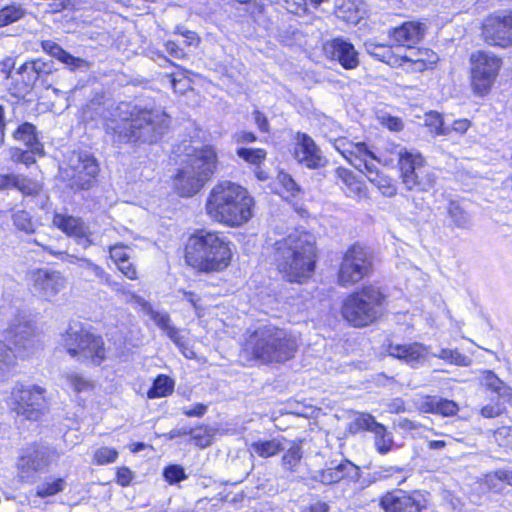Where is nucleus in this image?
<instances>
[{
  "instance_id": "nucleus-34",
  "label": "nucleus",
  "mask_w": 512,
  "mask_h": 512,
  "mask_svg": "<svg viewBox=\"0 0 512 512\" xmlns=\"http://www.w3.org/2000/svg\"><path fill=\"white\" fill-rule=\"evenodd\" d=\"M174 390V381L167 375H158L147 392L149 399L167 397Z\"/></svg>"
},
{
  "instance_id": "nucleus-12",
  "label": "nucleus",
  "mask_w": 512,
  "mask_h": 512,
  "mask_svg": "<svg viewBox=\"0 0 512 512\" xmlns=\"http://www.w3.org/2000/svg\"><path fill=\"white\" fill-rule=\"evenodd\" d=\"M99 172L96 159L87 152H73L65 168H62V176L68 180L73 190H88Z\"/></svg>"
},
{
  "instance_id": "nucleus-16",
  "label": "nucleus",
  "mask_w": 512,
  "mask_h": 512,
  "mask_svg": "<svg viewBox=\"0 0 512 512\" xmlns=\"http://www.w3.org/2000/svg\"><path fill=\"white\" fill-rule=\"evenodd\" d=\"M486 43L507 48L512 46V10L498 11L488 16L482 25Z\"/></svg>"
},
{
  "instance_id": "nucleus-32",
  "label": "nucleus",
  "mask_w": 512,
  "mask_h": 512,
  "mask_svg": "<svg viewBox=\"0 0 512 512\" xmlns=\"http://www.w3.org/2000/svg\"><path fill=\"white\" fill-rule=\"evenodd\" d=\"M101 283H104L110 287L111 290L121 295L126 303H135L141 307H146L148 305L144 298L126 289L122 283L113 280L108 273H106L105 277L101 280Z\"/></svg>"
},
{
  "instance_id": "nucleus-50",
  "label": "nucleus",
  "mask_w": 512,
  "mask_h": 512,
  "mask_svg": "<svg viewBox=\"0 0 512 512\" xmlns=\"http://www.w3.org/2000/svg\"><path fill=\"white\" fill-rule=\"evenodd\" d=\"M163 476L171 485L177 484L187 478L184 468L180 465H169L165 467Z\"/></svg>"
},
{
  "instance_id": "nucleus-42",
  "label": "nucleus",
  "mask_w": 512,
  "mask_h": 512,
  "mask_svg": "<svg viewBox=\"0 0 512 512\" xmlns=\"http://www.w3.org/2000/svg\"><path fill=\"white\" fill-rule=\"evenodd\" d=\"M425 124L437 135H449L451 133L450 126L445 123L438 112L431 111L427 113Z\"/></svg>"
},
{
  "instance_id": "nucleus-48",
  "label": "nucleus",
  "mask_w": 512,
  "mask_h": 512,
  "mask_svg": "<svg viewBox=\"0 0 512 512\" xmlns=\"http://www.w3.org/2000/svg\"><path fill=\"white\" fill-rule=\"evenodd\" d=\"M277 180L283 188V194H286L284 197H295L300 192V187L288 173L280 172L277 176Z\"/></svg>"
},
{
  "instance_id": "nucleus-11",
  "label": "nucleus",
  "mask_w": 512,
  "mask_h": 512,
  "mask_svg": "<svg viewBox=\"0 0 512 512\" xmlns=\"http://www.w3.org/2000/svg\"><path fill=\"white\" fill-rule=\"evenodd\" d=\"M45 392L38 385L16 383L11 391L10 407L18 416L37 421L46 408Z\"/></svg>"
},
{
  "instance_id": "nucleus-54",
  "label": "nucleus",
  "mask_w": 512,
  "mask_h": 512,
  "mask_svg": "<svg viewBox=\"0 0 512 512\" xmlns=\"http://www.w3.org/2000/svg\"><path fill=\"white\" fill-rule=\"evenodd\" d=\"M77 260H78V266L81 269L86 270L90 274L94 275L96 278L99 279L100 282L105 277V275H106L105 270L101 266L92 262L90 259L79 258Z\"/></svg>"
},
{
  "instance_id": "nucleus-24",
  "label": "nucleus",
  "mask_w": 512,
  "mask_h": 512,
  "mask_svg": "<svg viewBox=\"0 0 512 512\" xmlns=\"http://www.w3.org/2000/svg\"><path fill=\"white\" fill-rule=\"evenodd\" d=\"M426 30L427 26L424 23L408 21L391 29L389 36L397 45L412 48L424 38Z\"/></svg>"
},
{
  "instance_id": "nucleus-63",
  "label": "nucleus",
  "mask_w": 512,
  "mask_h": 512,
  "mask_svg": "<svg viewBox=\"0 0 512 512\" xmlns=\"http://www.w3.org/2000/svg\"><path fill=\"white\" fill-rule=\"evenodd\" d=\"M117 483L121 486H128L132 479H133V473L132 471L127 467H121L117 470Z\"/></svg>"
},
{
  "instance_id": "nucleus-57",
  "label": "nucleus",
  "mask_w": 512,
  "mask_h": 512,
  "mask_svg": "<svg viewBox=\"0 0 512 512\" xmlns=\"http://www.w3.org/2000/svg\"><path fill=\"white\" fill-rule=\"evenodd\" d=\"M68 384L75 392H82L89 388L90 384L87 380L77 374H69L66 377Z\"/></svg>"
},
{
  "instance_id": "nucleus-44",
  "label": "nucleus",
  "mask_w": 512,
  "mask_h": 512,
  "mask_svg": "<svg viewBox=\"0 0 512 512\" xmlns=\"http://www.w3.org/2000/svg\"><path fill=\"white\" fill-rule=\"evenodd\" d=\"M12 220L15 227L25 233H33L35 231V223L32 221L30 214L25 210H17L12 214Z\"/></svg>"
},
{
  "instance_id": "nucleus-2",
  "label": "nucleus",
  "mask_w": 512,
  "mask_h": 512,
  "mask_svg": "<svg viewBox=\"0 0 512 512\" xmlns=\"http://www.w3.org/2000/svg\"><path fill=\"white\" fill-rule=\"evenodd\" d=\"M254 198L236 183L223 181L210 191L205 209L214 221L229 227H240L253 217Z\"/></svg>"
},
{
  "instance_id": "nucleus-64",
  "label": "nucleus",
  "mask_w": 512,
  "mask_h": 512,
  "mask_svg": "<svg viewBox=\"0 0 512 512\" xmlns=\"http://www.w3.org/2000/svg\"><path fill=\"white\" fill-rule=\"evenodd\" d=\"M18 175L0 174V190L15 189Z\"/></svg>"
},
{
  "instance_id": "nucleus-20",
  "label": "nucleus",
  "mask_w": 512,
  "mask_h": 512,
  "mask_svg": "<svg viewBox=\"0 0 512 512\" xmlns=\"http://www.w3.org/2000/svg\"><path fill=\"white\" fill-rule=\"evenodd\" d=\"M361 477L360 468L345 459L337 463L330 461L322 470L316 471L313 479L325 485H331L340 482L341 480H349L351 482L359 481Z\"/></svg>"
},
{
  "instance_id": "nucleus-40",
  "label": "nucleus",
  "mask_w": 512,
  "mask_h": 512,
  "mask_svg": "<svg viewBox=\"0 0 512 512\" xmlns=\"http://www.w3.org/2000/svg\"><path fill=\"white\" fill-rule=\"evenodd\" d=\"M381 423L377 422L376 419L368 413H359L350 424V431L357 433L361 430L374 432L376 426H380Z\"/></svg>"
},
{
  "instance_id": "nucleus-61",
  "label": "nucleus",
  "mask_w": 512,
  "mask_h": 512,
  "mask_svg": "<svg viewBox=\"0 0 512 512\" xmlns=\"http://www.w3.org/2000/svg\"><path fill=\"white\" fill-rule=\"evenodd\" d=\"M117 268L125 277L130 280H136L138 278L137 269L135 265L130 261V259L117 265Z\"/></svg>"
},
{
  "instance_id": "nucleus-25",
  "label": "nucleus",
  "mask_w": 512,
  "mask_h": 512,
  "mask_svg": "<svg viewBox=\"0 0 512 512\" xmlns=\"http://www.w3.org/2000/svg\"><path fill=\"white\" fill-rule=\"evenodd\" d=\"M390 356L402 360L411 367L423 364L428 355L427 348L421 343L390 344L388 346Z\"/></svg>"
},
{
  "instance_id": "nucleus-21",
  "label": "nucleus",
  "mask_w": 512,
  "mask_h": 512,
  "mask_svg": "<svg viewBox=\"0 0 512 512\" xmlns=\"http://www.w3.org/2000/svg\"><path fill=\"white\" fill-rule=\"evenodd\" d=\"M323 49L329 59L337 61L346 70L355 69L359 65L358 52L354 45L342 37L327 41Z\"/></svg>"
},
{
  "instance_id": "nucleus-36",
  "label": "nucleus",
  "mask_w": 512,
  "mask_h": 512,
  "mask_svg": "<svg viewBox=\"0 0 512 512\" xmlns=\"http://www.w3.org/2000/svg\"><path fill=\"white\" fill-rule=\"evenodd\" d=\"M373 434L375 448L381 455H385L392 450L394 440L392 434L387 431L384 425L376 426Z\"/></svg>"
},
{
  "instance_id": "nucleus-30",
  "label": "nucleus",
  "mask_w": 512,
  "mask_h": 512,
  "mask_svg": "<svg viewBox=\"0 0 512 512\" xmlns=\"http://www.w3.org/2000/svg\"><path fill=\"white\" fill-rule=\"evenodd\" d=\"M15 140L23 142L26 148L34 153H44L43 145L39 142L36 127L28 122L21 124L13 133Z\"/></svg>"
},
{
  "instance_id": "nucleus-60",
  "label": "nucleus",
  "mask_w": 512,
  "mask_h": 512,
  "mask_svg": "<svg viewBox=\"0 0 512 512\" xmlns=\"http://www.w3.org/2000/svg\"><path fill=\"white\" fill-rule=\"evenodd\" d=\"M495 480L505 482L508 485H512V471L507 469L497 470L494 475L488 476L487 483L492 487Z\"/></svg>"
},
{
  "instance_id": "nucleus-37",
  "label": "nucleus",
  "mask_w": 512,
  "mask_h": 512,
  "mask_svg": "<svg viewBox=\"0 0 512 512\" xmlns=\"http://www.w3.org/2000/svg\"><path fill=\"white\" fill-rule=\"evenodd\" d=\"M337 15L346 22L357 23L362 17L361 9L353 0H340L337 5Z\"/></svg>"
},
{
  "instance_id": "nucleus-29",
  "label": "nucleus",
  "mask_w": 512,
  "mask_h": 512,
  "mask_svg": "<svg viewBox=\"0 0 512 512\" xmlns=\"http://www.w3.org/2000/svg\"><path fill=\"white\" fill-rule=\"evenodd\" d=\"M286 448V440L284 437H276L270 440L259 439L253 441L249 445L251 455H257L261 458H269L284 451Z\"/></svg>"
},
{
  "instance_id": "nucleus-3",
  "label": "nucleus",
  "mask_w": 512,
  "mask_h": 512,
  "mask_svg": "<svg viewBox=\"0 0 512 512\" xmlns=\"http://www.w3.org/2000/svg\"><path fill=\"white\" fill-rule=\"evenodd\" d=\"M315 241L307 232L294 231L275 242L274 261L290 282H302L315 268Z\"/></svg>"
},
{
  "instance_id": "nucleus-1",
  "label": "nucleus",
  "mask_w": 512,
  "mask_h": 512,
  "mask_svg": "<svg viewBox=\"0 0 512 512\" xmlns=\"http://www.w3.org/2000/svg\"><path fill=\"white\" fill-rule=\"evenodd\" d=\"M116 117L106 124V133L114 144H153L167 131L170 118L160 108L141 109L122 102L116 108Z\"/></svg>"
},
{
  "instance_id": "nucleus-59",
  "label": "nucleus",
  "mask_w": 512,
  "mask_h": 512,
  "mask_svg": "<svg viewBox=\"0 0 512 512\" xmlns=\"http://www.w3.org/2000/svg\"><path fill=\"white\" fill-rule=\"evenodd\" d=\"M505 406L502 403L488 404L482 407L480 413L485 418H495L500 416L505 411Z\"/></svg>"
},
{
  "instance_id": "nucleus-15",
  "label": "nucleus",
  "mask_w": 512,
  "mask_h": 512,
  "mask_svg": "<svg viewBox=\"0 0 512 512\" xmlns=\"http://www.w3.org/2000/svg\"><path fill=\"white\" fill-rule=\"evenodd\" d=\"M335 147L352 166L365 174L369 181L381 174L375 155L368 150L365 143H353L346 139H340L336 142Z\"/></svg>"
},
{
  "instance_id": "nucleus-33",
  "label": "nucleus",
  "mask_w": 512,
  "mask_h": 512,
  "mask_svg": "<svg viewBox=\"0 0 512 512\" xmlns=\"http://www.w3.org/2000/svg\"><path fill=\"white\" fill-rule=\"evenodd\" d=\"M448 217L451 223L459 229H470L472 220L470 215L460 206L459 203L451 201L447 207Z\"/></svg>"
},
{
  "instance_id": "nucleus-46",
  "label": "nucleus",
  "mask_w": 512,
  "mask_h": 512,
  "mask_svg": "<svg viewBox=\"0 0 512 512\" xmlns=\"http://www.w3.org/2000/svg\"><path fill=\"white\" fill-rule=\"evenodd\" d=\"M237 155L252 165H260L266 159V151L264 149L239 148Z\"/></svg>"
},
{
  "instance_id": "nucleus-62",
  "label": "nucleus",
  "mask_w": 512,
  "mask_h": 512,
  "mask_svg": "<svg viewBox=\"0 0 512 512\" xmlns=\"http://www.w3.org/2000/svg\"><path fill=\"white\" fill-rule=\"evenodd\" d=\"M165 334L180 349L185 347L184 336L181 334L180 330L175 326L170 327L167 331H165Z\"/></svg>"
},
{
  "instance_id": "nucleus-31",
  "label": "nucleus",
  "mask_w": 512,
  "mask_h": 512,
  "mask_svg": "<svg viewBox=\"0 0 512 512\" xmlns=\"http://www.w3.org/2000/svg\"><path fill=\"white\" fill-rule=\"evenodd\" d=\"M480 382L488 390L496 393L499 398L504 400H509L512 398V388L506 385L493 371H482Z\"/></svg>"
},
{
  "instance_id": "nucleus-26",
  "label": "nucleus",
  "mask_w": 512,
  "mask_h": 512,
  "mask_svg": "<svg viewBox=\"0 0 512 512\" xmlns=\"http://www.w3.org/2000/svg\"><path fill=\"white\" fill-rule=\"evenodd\" d=\"M333 176L348 197H361L365 193L363 183L356 179L350 170L338 167L334 170Z\"/></svg>"
},
{
  "instance_id": "nucleus-8",
  "label": "nucleus",
  "mask_w": 512,
  "mask_h": 512,
  "mask_svg": "<svg viewBox=\"0 0 512 512\" xmlns=\"http://www.w3.org/2000/svg\"><path fill=\"white\" fill-rule=\"evenodd\" d=\"M385 296L378 287L364 286L343 302L342 315L354 327H365L382 314Z\"/></svg>"
},
{
  "instance_id": "nucleus-7",
  "label": "nucleus",
  "mask_w": 512,
  "mask_h": 512,
  "mask_svg": "<svg viewBox=\"0 0 512 512\" xmlns=\"http://www.w3.org/2000/svg\"><path fill=\"white\" fill-rule=\"evenodd\" d=\"M5 332L14 350L0 340V380L9 376L18 357L24 358L34 351L37 342L33 324L23 315H17Z\"/></svg>"
},
{
  "instance_id": "nucleus-28",
  "label": "nucleus",
  "mask_w": 512,
  "mask_h": 512,
  "mask_svg": "<svg viewBox=\"0 0 512 512\" xmlns=\"http://www.w3.org/2000/svg\"><path fill=\"white\" fill-rule=\"evenodd\" d=\"M41 46L46 53H48L52 57L56 58L57 60L65 64L71 70H77L88 66L86 60L79 57H74L73 55L65 51L59 44L53 41H42Z\"/></svg>"
},
{
  "instance_id": "nucleus-5",
  "label": "nucleus",
  "mask_w": 512,
  "mask_h": 512,
  "mask_svg": "<svg viewBox=\"0 0 512 512\" xmlns=\"http://www.w3.org/2000/svg\"><path fill=\"white\" fill-rule=\"evenodd\" d=\"M296 348L292 336L271 325L257 328L245 344V349L263 363L287 361L293 357Z\"/></svg>"
},
{
  "instance_id": "nucleus-13",
  "label": "nucleus",
  "mask_w": 512,
  "mask_h": 512,
  "mask_svg": "<svg viewBox=\"0 0 512 512\" xmlns=\"http://www.w3.org/2000/svg\"><path fill=\"white\" fill-rule=\"evenodd\" d=\"M471 86L475 94H487L501 67V59L492 53L477 51L471 54Z\"/></svg>"
},
{
  "instance_id": "nucleus-56",
  "label": "nucleus",
  "mask_w": 512,
  "mask_h": 512,
  "mask_svg": "<svg viewBox=\"0 0 512 512\" xmlns=\"http://www.w3.org/2000/svg\"><path fill=\"white\" fill-rule=\"evenodd\" d=\"M45 64L41 61H33L30 63H24L22 64L18 69L17 73L20 75H23L25 73H32L33 74V80H36L40 73L43 72Z\"/></svg>"
},
{
  "instance_id": "nucleus-41",
  "label": "nucleus",
  "mask_w": 512,
  "mask_h": 512,
  "mask_svg": "<svg viewBox=\"0 0 512 512\" xmlns=\"http://www.w3.org/2000/svg\"><path fill=\"white\" fill-rule=\"evenodd\" d=\"M366 52L372 57L385 62L390 63L393 58L391 47L383 44L375 43L374 41L368 40L364 43Z\"/></svg>"
},
{
  "instance_id": "nucleus-27",
  "label": "nucleus",
  "mask_w": 512,
  "mask_h": 512,
  "mask_svg": "<svg viewBox=\"0 0 512 512\" xmlns=\"http://www.w3.org/2000/svg\"><path fill=\"white\" fill-rule=\"evenodd\" d=\"M419 408L424 413L439 414L444 417L454 416L459 411L454 401L437 396H427Z\"/></svg>"
},
{
  "instance_id": "nucleus-43",
  "label": "nucleus",
  "mask_w": 512,
  "mask_h": 512,
  "mask_svg": "<svg viewBox=\"0 0 512 512\" xmlns=\"http://www.w3.org/2000/svg\"><path fill=\"white\" fill-rule=\"evenodd\" d=\"M42 184L22 175H18L15 189L25 196H37L42 191Z\"/></svg>"
},
{
  "instance_id": "nucleus-45",
  "label": "nucleus",
  "mask_w": 512,
  "mask_h": 512,
  "mask_svg": "<svg viewBox=\"0 0 512 512\" xmlns=\"http://www.w3.org/2000/svg\"><path fill=\"white\" fill-rule=\"evenodd\" d=\"M302 458L301 446L292 444L282 457V465L286 470L293 471Z\"/></svg>"
},
{
  "instance_id": "nucleus-19",
  "label": "nucleus",
  "mask_w": 512,
  "mask_h": 512,
  "mask_svg": "<svg viewBox=\"0 0 512 512\" xmlns=\"http://www.w3.org/2000/svg\"><path fill=\"white\" fill-rule=\"evenodd\" d=\"M33 292L45 300L53 299L66 286V280L58 271L37 269L31 272Z\"/></svg>"
},
{
  "instance_id": "nucleus-39",
  "label": "nucleus",
  "mask_w": 512,
  "mask_h": 512,
  "mask_svg": "<svg viewBox=\"0 0 512 512\" xmlns=\"http://www.w3.org/2000/svg\"><path fill=\"white\" fill-rule=\"evenodd\" d=\"M26 10L20 5L13 3L0 9V27L13 24L22 19Z\"/></svg>"
},
{
  "instance_id": "nucleus-53",
  "label": "nucleus",
  "mask_w": 512,
  "mask_h": 512,
  "mask_svg": "<svg viewBox=\"0 0 512 512\" xmlns=\"http://www.w3.org/2000/svg\"><path fill=\"white\" fill-rule=\"evenodd\" d=\"M188 434L191 435L195 445L201 448L208 447L212 443V435L202 428L189 429Z\"/></svg>"
},
{
  "instance_id": "nucleus-18",
  "label": "nucleus",
  "mask_w": 512,
  "mask_h": 512,
  "mask_svg": "<svg viewBox=\"0 0 512 512\" xmlns=\"http://www.w3.org/2000/svg\"><path fill=\"white\" fill-rule=\"evenodd\" d=\"M379 505L384 512H421L427 507V499L421 491L397 489L382 496Z\"/></svg>"
},
{
  "instance_id": "nucleus-58",
  "label": "nucleus",
  "mask_w": 512,
  "mask_h": 512,
  "mask_svg": "<svg viewBox=\"0 0 512 512\" xmlns=\"http://www.w3.org/2000/svg\"><path fill=\"white\" fill-rule=\"evenodd\" d=\"M151 319L164 332L173 326L170 316L166 312L151 311Z\"/></svg>"
},
{
  "instance_id": "nucleus-49",
  "label": "nucleus",
  "mask_w": 512,
  "mask_h": 512,
  "mask_svg": "<svg viewBox=\"0 0 512 512\" xmlns=\"http://www.w3.org/2000/svg\"><path fill=\"white\" fill-rule=\"evenodd\" d=\"M370 182L386 197H393L397 192L396 186L392 183V180L382 173L372 178Z\"/></svg>"
},
{
  "instance_id": "nucleus-14",
  "label": "nucleus",
  "mask_w": 512,
  "mask_h": 512,
  "mask_svg": "<svg viewBox=\"0 0 512 512\" xmlns=\"http://www.w3.org/2000/svg\"><path fill=\"white\" fill-rule=\"evenodd\" d=\"M372 270V256L360 245H353L344 254L338 279L342 286L352 285L368 276Z\"/></svg>"
},
{
  "instance_id": "nucleus-9",
  "label": "nucleus",
  "mask_w": 512,
  "mask_h": 512,
  "mask_svg": "<svg viewBox=\"0 0 512 512\" xmlns=\"http://www.w3.org/2000/svg\"><path fill=\"white\" fill-rule=\"evenodd\" d=\"M61 343L72 357L100 365L106 358L103 339L90 333L80 324L70 325L61 337Z\"/></svg>"
},
{
  "instance_id": "nucleus-35",
  "label": "nucleus",
  "mask_w": 512,
  "mask_h": 512,
  "mask_svg": "<svg viewBox=\"0 0 512 512\" xmlns=\"http://www.w3.org/2000/svg\"><path fill=\"white\" fill-rule=\"evenodd\" d=\"M404 468L398 466H381L369 473L362 481V487H367L373 483L386 480L394 474L403 473Z\"/></svg>"
},
{
  "instance_id": "nucleus-17",
  "label": "nucleus",
  "mask_w": 512,
  "mask_h": 512,
  "mask_svg": "<svg viewBox=\"0 0 512 512\" xmlns=\"http://www.w3.org/2000/svg\"><path fill=\"white\" fill-rule=\"evenodd\" d=\"M57 456L56 450L46 446L24 449L17 463L19 477L26 482L33 481L35 475L48 467Z\"/></svg>"
},
{
  "instance_id": "nucleus-38",
  "label": "nucleus",
  "mask_w": 512,
  "mask_h": 512,
  "mask_svg": "<svg viewBox=\"0 0 512 512\" xmlns=\"http://www.w3.org/2000/svg\"><path fill=\"white\" fill-rule=\"evenodd\" d=\"M433 356L442 359L447 363L462 367L470 366L472 363V359L470 357L462 354L457 349L442 348L438 353H433Z\"/></svg>"
},
{
  "instance_id": "nucleus-6",
  "label": "nucleus",
  "mask_w": 512,
  "mask_h": 512,
  "mask_svg": "<svg viewBox=\"0 0 512 512\" xmlns=\"http://www.w3.org/2000/svg\"><path fill=\"white\" fill-rule=\"evenodd\" d=\"M216 163L217 155L213 147L196 149L174 176L173 184L177 193L182 197L197 194L214 174Z\"/></svg>"
},
{
  "instance_id": "nucleus-47",
  "label": "nucleus",
  "mask_w": 512,
  "mask_h": 512,
  "mask_svg": "<svg viewBox=\"0 0 512 512\" xmlns=\"http://www.w3.org/2000/svg\"><path fill=\"white\" fill-rule=\"evenodd\" d=\"M64 488L65 481L62 478H58L52 482L39 485L36 490V495L40 498H45L62 492Z\"/></svg>"
},
{
  "instance_id": "nucleus-23",
  "label": "nucleus",
  "mask_w": 512,
  "mask_h": 512,
  "mask_svg": "<svg viewBox=\"0 0 512 512\" xmlns=\"http://www.w3.org/2000/svg\"><path fill=\"white\" fill-rule=\"evenodd\" d=\"M52 222L54 226L65 234L76 238L78 244L82 245L84 248L93 244V241L90 239L91 233L80 218L55 213Z\"/></svg>"
},
{
  "instance_id": "nucleus-55",
  "label": "nucleus",
  "mask_w": 512,
  "mask_h": 512,
  "mask_svg": "<svg viewBox=\"0 0 512 512\" xmlns=\"http://www.w3.org/2000/svg\"><path fill=\"white\" fill-rule=\"evenodd\" d=\"M127 249L128 248L122 244H116L109 247L110 258L114 261L116 266L130 259Z\"/></svg>"
},
{
  "instance_id": "nucleus-51",
  "label": "nucleus",
  "mask_w": 512,
  "mask_h": 512,
  "mask_svg": "<svg viewBox=\"0 0 512 512\" xmlns=\"http://www.w3.org/2000/svg\"><path fill=\"white\" fill-rule=\"evenodd\" d=\"M118 457L117 450L109 447H101L94 453V461L98 465H106L116 461Z\"/></svg>"
},
{
  "instance_id": "nucleus-22",
  "label": "nucleus",
  "mask_w": 512,
  "mask_h": 512,
  "mask_svg": "<svg viewBox=\"0 0 512 512\" xmlns=\"http://www.w3.org/2000/svg\"><path fill=\"white\" fill-rule=\"evenodd\" d=\"M294 157L309 169H316L326 162L314 140L306 133L298 132L295 137Z\"/></svg>"
},
{
  "instance_id": "nucleus-10",
  "label": "nucleus",
  "mask_w": 512,
  "mask_h": 512,
  "mask_svg": "<svg viewBox=\"0 0 512 512\" xmlns=\"http://www.w3.org/2000/svg\"><path fill=\"white\" fill-rule=\"evenodd\" d=\"M398 166L402 183L407 190L429 191L436 184V176L419 152L402 148L398 152Z\"/></svg>"
},
{
  "instance_id": "nucleus-52",
  "label": "nucleus",
  "mask_w": 512,
  "mask_h": 512,
  "mask_svg": "<svg viewBox=\"0 0 512 512\" xmlns=\"http://www.w3.org/2000/svg\"><path fill=\"white\" fill-rule=\"evenodd\" d=\"M493 437L499 446L512 449V426L498 428Z\"/></svg>"
},
{
  "instance_id": "nucleus-4",
  "label": "nucleus",
  "mask_w": 512,
  "mask_h": 512,
  "mask_svg": "<svg viewBox=\"0 0 512 512\" xmlns=\"http://www.w3.org/2000/svg\"><path fill=\"white\" fill-rule=\"evenodd\" d=\"M185 260L199 271H221L231 260L229 243L220 233L197 230L188 238Z\"/></svg>"
}]
</instances>
